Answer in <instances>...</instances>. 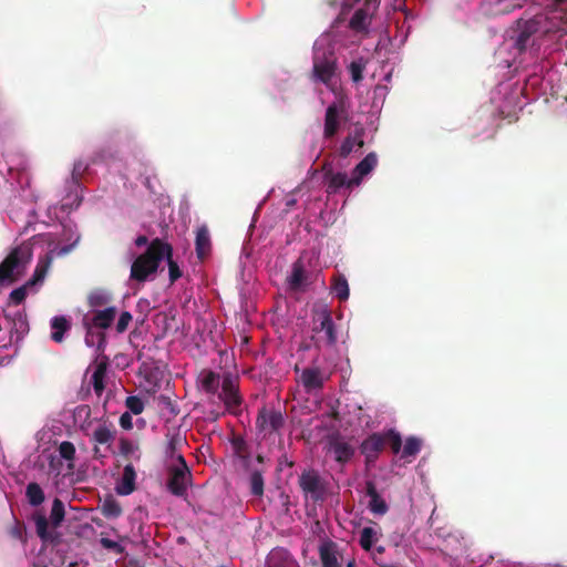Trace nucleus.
Listing matches in <instances>:
<instances>
[{
    "mask_svg": "<svg viewBox=\"0 0 567 567\" xmlns=\"http://www.w3.org/2000/svg\"><path fill=\"white\" fill-rule=\"evenodd\" d=\"M256 424L260 431L271 434L284 426L285 419L278 411L267 412L266 410H261L257 416Z\"/></svg>",
    "mask_w": 567,
    "mask_h": 567,
    "instance_id": "15",
    "label": "nucleus"
},
{
    "mask_svg": "<svg viewBox=\"0 0 567 567\" xmlns=\"http://www.w3.org/2000/svg\"><path fill=\"white\" fill-rule=\"evenodd\" d=\"M116 436V429L112 423L102 422L96 426L91 435V441L94 444L105 445L111 449Z\"/></svg>",
    "mask_w": 567,
    "mask_h": 567,
    "instance_id": "17",
    "label": "nucleus"
},
{
    "mask_svg": "<svg viewBox=\"0 0 567 567\" xmlns=\"http://www.w3.org/2000/svg\"><path fill=\"white\" fill-rule=\"evenodd\" d=\"M365 494L370 498L368 508L372 514L382 516L388 513L389 506L377 491L375 484L372 481L365 482Z\"/></svg>",
    "mask_w": 567,
    "mask_h": 567,
    "instance_id": "16",
    "label": "nucleus"
},
{
    "mask_svg": "<svg viewBox=\"0 0 567 567\" xmlns=\"http://www.w3.org/2000/svg\"><path fill=\"white\" fill-rule=\"evenodd\" d=\"M307 276L305 271V267L300 260L296 261L292 265V270L287 281L290 290L299 291L306 284Z\"/></svg>",
    "mask_w": 567,
    "mask_h": 567,
    "instance_id": "26",
    "label": "nucleus"
},
{
    "mask_svg": "<svg viewBox=\"0 0 567 567\" xmlns=\"http://www.w3.org/2000/svg\"><path fill=\"white\" fill-rule=\"evenodd\" d=\"M106 370H107V363L104 361H101L97 363V365L95 367V370L92 374L91 381H92L94 392L97 396H100L105 389L104 379L106 375Z\"/></svg>",
    "mask_w": 567,
    "mask_h": 567,
    "instance_id": "29",
    "label": "nucleus"
},
{
    "mask_svg": "<svg viewBox=\"0 0 567 567\" xmlns=\"http://www.w3.org/2000/svg\"><path fill=\"white\" fill-rule=\"evenodd\" d=\"M54 252H55V250H51L50 252H48L43 257H41L37 264V267L33 271L32 277L23 286L17 288L10 292L9 300L11 303H13V305L22 303L27 297L28 289H30L37 285H41L44 281L47 274L51 267V264L53 261Z\"/></svg>",
    "mask_w": 567,
    "mask_h": 567,
    "instance_id": "4",
    "label": "nucleus"
},
{
    "mask_svg": "<svg viewBox=\"0 0 567 567\" xmlns=\"http://www.w3.org/2000/svg\"><path fill=\"white\" fill-rule=\"evenodd\" d=\"M133 317L128 311H123L116 323V332L123 333L127 330Z\"/></svg>",
    "mask_w": 567,
    "mask_h": 567,
    "instance_id": "45",
    "label": "nucleus"
},
{
    "mask_svg": "<svg viewBox=\"0 0 567 567\" xmlns=\"http://www.w3.org/2000/svg\"><path fill=\"white\" fill-rule=\"evenodd\" d=\"M103 456H104V455L101 453V450H100V447H99V444H94V446H93V457H94L95 460H100V458H102Z\"/></svg>",
    "mask_w": 567,
    "mask_h": 567,
    "instance_id": "52",
    "label": "nucleus"
},
{
    "mask_svg": "<svg viewBox=\"0 0 567 567\" xmlns=\"http://www.w3.org/2000/svg\"><path fill=\"white\" fill-rule=\"evenodd\" d=\"M125 405L130 410V413L135 415H138L144 411V402L137 395L127 396L125 400Z\"/></svg>",
    "mask_w": 567,
    "mask_h": 567,
    "instance_id": "43",
    "label": "nucleus"
},
{
    "mask_svg": "<svg viewBox=\"0 0 567 567\" xmlns=\"http://www.w3.org/2000/svg\"><path fill=\"white\" fill-rule=\"evenodd\" d=\"M328 452L333 455L338 463L344 464L352 458L355 450L349 442L337 434L329 437Z\"/></svg>",
    "mask_w": 567,
    "mask_h": 567,
    "instance_id": "13",
    "label": "nucleus"
},
{
    "mask_svg": "<svg viewBox=\"0 0 567 567\" xmlns=\"http://www.w3.org/2000/svg\"><path fill=\"white\" fill-rule=\"evenodd\" d=\"M212 249L209 230L206 225L198 227L195 239V250L199 259L206 258Z\"/></svg>",
    "mask_w": 567,
    "mask_h": 567,
    "instance_id": "21",
    "label": "nucleus"
},
{
    "mask_svg": "<svg viewBox=\"0 0 567 567\" xmlns=\"http://www.w3.org/2000/svg\"><path fill=\"white\" fill-rule=\"evenodd\" d=\"M319 557L322 567H341L338 560V545L330 539L320 544Z\"/></svg>",
    "mask_w": 567,
    "mask_h": 567,
    "instance_id": "19",
    "label": "nucleus"
},
{
    "mask_svg": "<svg viewBox=\"0 0 567 567\" xmlns=\"http://www.w3.org/2000/svg\"><path fill=\"white\" fill-rule=\"evenodd\" d=\"M164 259L167 260L169 280L173 284L182 277V271H181L177 262L173 259V247L172 246H171L169 252L164 254Z\"/></svg>",
    "mask_w": 567,
    "mask_h": 567,
    "instance_id": "41",
    "label": "nucleus"
},
{
    "mask_svg": "<svg viewBox=\"0 0 567 567\" xmlns=\"http://www.w3.org/2000/svg\"><path fill=\"white\" fill-rule=\"evenodd\" d=\"M65 516L64 504L60 498H54L52 503L50 519L52 528H49V520L45 515L41 513H35L32 516V519L35 524V532L38 537L44 544L56 545L60 542V534L55 530L61 523L63 522Z\"/></svg>",
    "mask_w": 567,
    "mask_h": 567,
    "instance_id": "2",
    "label": "nucleus"
},
{
    "mask_svg": "<svg viewBox=\"0 0 567 567\" xmlns=\"http://www.w3.org/2000/svg\"><path fill=\"white\" fill-rule=\"evenodd\" d=\"M377 532L374 528L372 527H363L360 532V539H359V543H360V546L369 551L371 550L374 542L377 540Z\"/></svg>",
    "mask_w": 567,
    "mask_h": 567,
    "instance_id": "35",
    "label": "nucleus"
},
{
    "mask_svg": "<svg viewBox=\"0 0 567 567\" xmlns=\"http://www.w3.org/2000/svg\"><path fill=\"white\" fill-rule=\"evenodd\" d=\"M117 310L115 307H107L103 310H96L93 313L91 322L94 327L100 329H107L111 327L112 322L115 319Z\"/></svg>",
    "mask_w": 567,
    "mask_h": 567,
    "instance_id": "25",
    "label": "nucleus"
},
{
    "mask_svg": "<svg viewBox=\"0 0 567 567\" xmlns=\"http://www.w3.org/2000/svg\"><path fill=\"white\" fill-rule=\"evenodd\" d=\"M147 244H148V238L146 236H144V235H141V236L136 237V239H135V245L137 247H142V246H145Z\"/></svg>",
    "mask_w": 567,
    "mask_h": 567,
    "instance_id": "50",
    "label": "nucleus"
},
{
    "mask_svg": "<svg viewBox=\"0 0 567 567\" xmlns=\"http://www.w3.org/2000/svg\"><path fill=\"white\" fill-rule=\"evenodd\" d=\"M378 164V157L374 153H369L353 169V176L350 178V185H360L362 178L368 175Z\"/></svg>",
    "mask_w": 567,
    "mask_h": 567,
    "instance_id": "20",
    "label": "nucleus"
},
{
    "mask_svg": "<svg viewBox=\"0 0 567 567\" xmlns=\"http://www.w3.org/2000/svg\"><path fill=\"white\" fill-rule=\"evenodd\" d=\"M101 513L105 518H117L122 514V507L116 499L109 497L103 502Z\"/></svg>",
    "mask_w": 567,
    "mask_h": 567,
    "instance_id": "31",
    "label": "nucleus"
},
{
    "mask_svg": "<svg viewBox=\"0 0 567 567\" xmlns=\"http://www.w3.org/2000/svg\"><path fill=\"white\" fill-rule=\"evenodd\" d=\"M18 277L19 275H17L16 270L4 260L0 262V286H3L6 282L12 284Z\"/></svg>",
    "mask_w": 567,
    "mask_h": 567,
    "instance_id": "39",
    "label": "nucleus"
},
{
    "mask_svg": "<svg viewBox=\"0 0 567 567\" xmlns=\"http://www.w3.org/2000/svg\"><path fill=\"white\" fill-rule=\"evenodd\" d=\"M136 473L132 464H127L123 468L121 482L116 486V492L120 495H130L135 491Z\"/></svg>",
    "mask_w": 567,
    "mask_h": 567,
    "instance_id": "23",
    "label": "nucleus"
},
{
    "mask_svg": "<svg viewBox=\"0 0 567 567\" xmlns=\"http://www.w3.org/2000/svg\"><path fill=\"white\" fill-rule=\"evenodd\" d=\"M539 29L540 22L536 19L518 20L514 47L519 52H524L529 47L532 37L536 34Z\"/></svg>",
    "mask_w": 567,
    "mask_h": 567,
    "instance_id": "11",
    "label": "nucleus"
},
{
    "mask_svg": "<svg viewBox=\"0 0 567 567\" xmlns=\"http://www.w3.org/2000/svg\"><path fill=\"white\" fill-rule=\"evenodd\" d=\"M85 343L89 347H93L94 346V334L91 332V329H89L87 332H86Z\"/></svg>",
    "mask_w": 567,
    "mask_h": 567,
    "instance_id": "51",
    "label": "nucleus"
},
{
    "mask_svg": "<svg viewBox=\"0 0 567 567\" xmlns=\"http://www.w3.org/2000/svg\"><path fill=\"white\" fill-rule=\"evenodd\" d=\"M324 181L327 183V193L329 195L336 194L341 187H353L354 185H350V179L348 178L346 173H333L331 169L324 173Z\"/></svg>",
    "mask_w": 567,
    "mask_h": 567,
    "instance_id": "22",
    "label": "nucleus"
},
{
    "mask_svg": "<svg viewBox=\"0 0 567 567\" xmlns=\"http://www.w3.org/2000/svg\"><path fill=\"white\" fill-rule=\"evenodd\" d=\"M250 492L255 496L264 495V477L260 471H252L249 477Z\"/></svg>",
    "mask_w": 567,
    "mask_h": 567,
    "instance_id": "37",
    "label": "nucleus"
},
{
    "mask_svg": "<svg viewBox=\"0 0 567 567\" xmlns=\"http://www.w3.org/2000/svg\"><path fill=\"white\" fill-rule=\"evenodd\" d=\"M355 146H363V140L361 137V134L358 133L354 136L349 135L344 138L340 146V156L348 157Z\"/></svg>",
    "mask_w": 567,
    "mask_h": 567,
    "instance_id": "32",
    "label": "nucleus"
},
{
    "mask_svg": "<svg viewBox=\"0 0 567 567\" xmlns=\"http://www.w3.org/2000/svg\"><path fill=\"white\" fill-rule=\"evenodd\" d=\"M105 159V155H104V152H97L93 155L92 159H91V163L92 164H97L100 162H103Z\"/></svg>",
    "mask_w": 567,
    "mask_h": 567,
    "instance_id": "49",
    "label": "nucleus"
},
{
    "mask_svg": "<svg viewBox=\"0 0 567 567\" xmlns=\"http://www.w3.org/2000/svg\"><path fill=\"white\" fill-rule=\"evenodd\" d=\"M383 434H384V439H386V444L391 447L392 452L394 454H398L402 447L401 435L394 430H389L388 432H385Z\"/></svg>",
    "mask_w": 567,
    "mask_h": 567,
    "instance_id": "42",
    "label": "nucleus"
},
{
    "mask_svg": "<svg viewBox=\"0 0 567 567\" xmlns=\"http://www.w3.org/2000/svg\"><path fill=\"white\" fill-rule=\"evenodd\" d=\"M374 559H375V561L379 564V566H385L383 563L378 561V559H377V558H374Z\"/></svg>",
    "mask_w": 567,
    "mask_h": 567,
    "instance_id": "58",
    "label": "nucleus"
},
{
    "mask_svg": "<svg viewBox=\"0 0 567 567\" xmlns=\"http://www.w3.org/2000/svg\"><path fill=\"white\" fill-rule=\"evenodd\" d=\"M51 339L61 343L64 340V333L71 329V321L64 316H56L51 319Z\"/></svg>",
    "mask_w": 567,
    "mask_h": 567,
    "instance_id": "24",
    "label": "nucleus"
},
{
    "mask_svg": "<svg viewBox=\"0 0 567 567\" xmlns=\"http://www.w3.org/2000/svg\"><path fill=\"white\" fill-rule=\"evenodd\" d=\"M383 551H384V548H383L382 546H379V547L377 548V553H378V554H382Z\"/></svg>",
    "mask_w": 567,
    "mask_h": 567,
    "instance_id": "57",
    "label": "nucleus"
},
{
    "mask_svg": "<svg viewBox=\"0 0 567 567\" xmlns=\"http://www.w3.org/2000/svg\"><path fill=\"white\" fill-rule=\"evenodd\" d=\"M101 545L106 549H113V550H116L117 553H122V550H123V548L121 547V545L117 542L110 539V538H102Z\"/></svg>",
    "mask_w": 567,
    "mask_h": 567,
    "instance_id": "46",
    "label": "nucleus"
},
{
    "mask_svg": "<svg viewBox=\"0 0 567 567\" xmlns=\"http://www.w3.org/2000/svg\"><path fill=\"white\" fill-rule=\"evenodd\" d=\"M166 456L176 460V456L179 454L178 450L186 442L185 439L177 431H168L166 434Z\"/></svg>",
    "mask_w": 567,
    "mask_h": 567,
    "instance_id": "27",
    "label": "nucleus"
},
{
    "mask_svg": "<svg viewBox=\"0 0 567 567\" xmlns=\"http://www.w3.org/2000/svg\"><path fill=\"white\" fill-rule=\"evenodd\" d=\"M421 445L422 442L417 437H408L402 450V457L415 456L420 452Z\"/></svg>",
    "mask_w": 567,
    "mask_h": 567,
    "instance_id": "40",
    "label": "nucleus"
},
{
    "mask_svg": "<svg viewBox=\"0 0 567 567\" xmlns=\"http://www.w3.org/2000/svg\"><path fill=\"white\" fill-rule=\"evenodd\" d=\"M368 13L363 9L357 10L349 21V25L352 30L357 32L365 31L368 28L367 24Z\"/></svg>",
    "mask_w": 567,
    "mask_h": 567,
    "instance_id": "34",
    "label": "nucleus"
},
{
    "mask_svg": "<svg viewBox=\"0 0 567 567\" xmlns=\"http://www.w3.org/2000/svg\"><path fill=\"white\" fill-rule=\"evenodd\" d=\"M330 373L317 364V359L312 361L310 367L305 368L298 382L302 385L307 394H317L320 392L324 383L329 380Z\"/></svg>",
    "mask_w": 567,
    "mask_h": 567,
    "instance_id": "7",
    "label": "nucleus"
},
{
    "mask_svg": "<svg viewBox=\"0 0 567 567\" xmlns=\"http://www.w3.org/2000/svg\"><path fill=\"white\" fill-rule=\"evenodd\" d=\"M298 482L305 496L309 497L313 503H320L326 499V484L317 471L309 470L302 472Z\"/></svg>",
    "mask_w": 567,
    "mask_h": 567,
    "instance_id": "8",
    "label": "nucleus"
},
{
    "mask_svg": "<svg viewBox=\"0 0 567 567\" xmlns=\"http://www.w3.org/2000/svg\"><path fill=\"white\" fill-rule=\"evenodd\" d=\"M348 120V114L342 102L330 104L324 114L323 137H334L341 126V122Z\"/></svg>",
    "mask_w": 567,
    "mask_h": 567,
    "instance_id": "10",
    "label": "nucleus"
},
{
    "mask_svg": "<svg viewBox=\"0 0 567 567\" xmlns=\"http://www.w3.org/2000/svg\"><path fill=\"white\" fill-rule=\"evenodd\" d=\"M367 66V61L363 58H359L352 61L349 65V71L353 82L358 83L363 79V71Z\"/></svg>",
    "mask_w": 567,
    "mask_h": 567,
    "instance_id": "38",
    "label": "nucleus"
},
{
    "mask_svg": "<svg viewBox=\"0 0 567 567\" xmlns=\"http://www.w3.org/2000/svg\"><path fill=\"white\" fill-rule=\"evenodd\" d=\"M347 567H357L355 565V560L354 559H351L347 563Z\"/></svg>",
    "mask_w": 567,
    "mask_h": 567,
    "instance_id": "55",
    "label": "nucleus"
},
{
    "mask_svg": "<svg viewBox=\"0 0 567 567\" xmlns=\"http://www.w3.org/2000/svg\"><path fill=\"white\" fill-rule=\"evenodd\" d=\"M74 245H75V243L59 248V250L55 252V255L64 256V255L69 254L73 249Z\"/></svg>",
    "mask_w": 567,
    "mask_h": 567,
    "instance_id": "48",
    "label": "nucleus"
},
{
    "mask_svg": "<svg viewBox=\"0 0 567 567\" xmlns=\"http://www.w3.org/2000/svg\"><path fill=\"white\" fill-rule=\"evenodd\" d=\"M331 292L340 300L349 298L350 290L347 278L342 274H336L331 279Z\"/></svg>",
    "mask_w": 567,
    "mask_h": 567,
    "instance_id": "28",
    "label": "nucleus"
},
{
    "mask_svg": "<svg viewBox=\"0 0 567 567\" xmlns=\"http://www.w3.org/2000/svg\"><path fill=\"white\" fill-rule=\"evenodd\" d=\"M171 245L159 238L153 239L146 251L135 258L131 266L130 279L143 284L151 276L157 272V269L164 259V254H168Z\"/></svg>",
    "mask_w": 567,
    "mask_h": 567,
    "instance_id": "1",
    "label": "nucleus"
},
{
    "mask_svg": "<svg viewBox=\"0 0 567 567\" xmlns=\"http://www.w3.org/2000/svg\"><path fill=\"white\" fill-rule=\"evenodd\" d=\"M59 454L63 460L69 461L68 470H70V471L74 470V463H73V461L75 458L74 444L69 441L62 442L59 446Z\"/></svg>",
    "mask_w": 567,
    "mask_h": 567,
    "instance_id": "33",
    "label": "nucleus"
},
{
    "mask_svg": "<svg viewBox=\"0 0 567 567\" xmlns=\"http://www.w3.org/2000/svg\"><path fill=\"white\" fill-rule=\"evenodd\" d=\"M81 411H85L86 412V415L90 414L91 410H90V406L89 405H84L81 408Z\"/></svg>",
    "mask_w": 567,
    "mask_h": 567,
    "instance_id": "56",
    "label": "nucleus"
},
{
    "mask_svg": "<svg viewBox=\"0 0 567 567\" xmlns=\"http://www.w3.org/2000/svg\"><path fill=\"white\" fill-rule=\"evenodd\" d=\"M97 338H99V347H100L104 342V334L103 333H99Z\"/></svg>",
    "mask_w": 567,
    "mask_h": 567,
    "instance_id": "54",
    "label": "nucleus"
},
{
    "mask_svg": "<svg viewBox=\"0 0 567 567\" xmlns=\"http://www.w3.org/2000/svg\"><path fill=\"white\" fill-rule=\"evenodd\" d=\"M337 58L330 50H316L313 54V76L316 80L328 84L334 75Z\"/></svg>",
    "mask_w": 567,
    "mask_h": 567,
    "instance_id": "9",
    "label": "nucleus"
},
{
    "mask_svg": "<svg viewBox=\"0 0 567 567\" xmlns=\"http://www.w3.org/2000/svg\"><path fill=\"white\" fill-rule=\"evenodd\" d=\"M312 324V332L319 334L315 341L316 349L320 350L322 344L327 347L336 346L338 332L330 310L326 307L316 309L313 311Z\"/></svg>",
    "mask_w": 567,
    "mask_h": 567,
    "instance_id": "3",
    "label": "nucleus"
},
{
    "mask_svg": "<svg viewBox=\"0 0 567 567\" xmlns=\"http://www.w3.org/2000/svg\"><path fill=\"white\" fill-rule=\"evenodd\" d=\"M386 445L382 433H373L361 443L360 451L368 463L374 462Z\"/></svg>",
    "mask_w": 567,
    "mask_h": 567,
    "instance_id": "14",
    "label": "nucleus"
},
{
    "mask_svg": "<svg viewBox=\"0 0 567 567\" xmlns=\"http://www.w3.org/2000/svg\"><path fill=\"white\" fill-rule=\"evenodd\" d=\"M120 425L124 429V430H131L132 426H133V423H132V415L130 412H124L121 416H120Z\"/></svg>",
    "mask_w": 567,
    "mask_h": 567,
    "instance_id": "47",
    "label": "nucleus"
},
{
    "mask_svg": "<svg viewBox=\"0 0 567 567\" xmlns=\"http://www.w3.org/2000/svg\"><path fill=\"white\" fill-rule=\"evenodd\" d=\"M130 447H131V443L127 440H122L121 441V450H122V452L127 453Z\"/></svg>",
    "mask_w": 567,
    "mask_h": 567,
    "instance_id": "53",
    "label": "nucleus"
},
{
    "mask_svg": "<svg viewBox=\"0 0 567 567\" xmlns=\"http://www.w3.org/2000/svg\"><path fill=\"white\" fill-rule=\"evenodd\" d=\"M177 465L167 468V488L175 496H184L192 481L190 470L182 454L176 456Z\"/></svg>",
    "mask_w": 567,
    "mask_h": 567,
    "instance_id": "6",
    "label": "nucleus"
},
{
    "mask_svg": "<svg viewBox=\"0 0 567 567\" xmlns=\"http://www.w3.org/2000/svg\"><path fill=\"white\" fill-rule=\"evenodd\" d=\"M90 164L81 159L76 161L72 169V179L75 184H79L80 178L89 169Z\"/></svg>",
    "mask_w": 567,
    "mask_h": 567,
    "instance_id": "44",
    "label": "nucleus"
},
{
    "mask_svg": "<svg viewBox=\"0 0 567 567\" xmlns=\"http://www.w3.org/2000/svg\"><path fill=\"white\" fill-rule=\"evenodd\" d=\"M25 496L28 498V502L32 506H39L44 502V493L41 486L35 483H29L25 489Z\"/></svg>",
    "mask_w": 567,
    "mask_h": 567,
    "instance_id": "30",
    "label": "nucleus"
},
{
    "mask_svg": "<svg viewBox=\"0 0 567 567\" xmlns=\"http://www.w3.org/2000/svg\"><path fill=\"white\" fill-rule=\"evenodd\" d=\"M200 389L209 395H216L221 388L223 375L212 370H203L198 375Z\"/></svg>",
    "mask_w": 567,
    "mask_h": 567,
    "instance_id": "18",
    "label": "nucleus"
},
{
    "mask_svg": "<svg viewBox=\"0 0 567 567\" xmlns=\"http://www.w3.org/2000/svg\"><path fill=\"white\" fill-rule=\"evenodd\" d=\"M111 301V296L103 290H94L87 297V303L92 308L106 306Z\"/></svg>",
    "mask_w": 567,
    "mask_h": 567,
    "instance_id": "36",
    "label": "nucleus"
},
{
    "mask_svg": "<svg viewBox=\"0 0 567 567\" xmlns=\"http://www.w3.org/2000/svg\"><path fill=\"white\" fill-rule=\"evenodd\" d=\"M217 398L224 403L227 412L238 415L241 412L243 396L239 392L238 377L226 372L223 374L221 391Z\"/></svg>",
    "mask_w": 567,
    "mask_h": 567,
    "instance_id": "5",
    "label": "nucleus"
},
{
    "mask_svg": "<svg viewBox=\"0 0 567 567\" xmlns=\"http://www.w3.org/2000/svg\"><path fill=\"white\" fill-rule=\"evenodd\" d=\"M32 246L29 243H22L14 247L3 259L17 272L21 275L32 259Z\"/></svg>",
    "mask_w": 567,
    "mask_h": 567,
    "instance_id": "12",
    "label": "nucleus"
}]
</instances>
